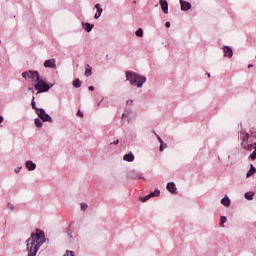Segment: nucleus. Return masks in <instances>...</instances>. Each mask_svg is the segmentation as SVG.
Returning a JSON list of instances; mask_svg holds the SVG:
<instances>
[{"label":"nucleus","mask_w":256,"mask_h":256,"mask_svg":"<svg viewBox=\"0 0 256 256\" xmlns=\"http://www.w3.org/2000/svg\"><path fill=\"white\" fill-rule=\"evenodd\" d=\"M45 243V232L36 230L32 233L30 238L27 240V252L28 256L37 255V251L41 249V246Z\"/></svg>","instance_id":"1"},{"label":"nucleus","mask_w":256,"mask_h":256,"mask_svg":"<svg viewBox=\"0 0 256 256\" xmlns=\"http://www.w3.org/2000/svg\"><path fill=\"white\" fill-rule=\"evenodd\" d=\"M22 77L24 79H30L32 83H34V89L38 91V93H47L51 86L45 82V80L41 79L39 76V72L37 71H27L22 73Z\"/></svg>","instance_id":"2"},{"label":"nucleus","mask_w":256,"mask_h":256,"mask_svg":"<svg viewBox=\"0 0 256 256\" xmlns=\"http://www.w3.org/2000/svg\"><path fill=\"white\" fill-rule=\"evenodd\" d=\"M126 79L127 81H130V83L134 86V87H143V83H145V81H147V78L135 73V72H126Z\"/></svg>","instance_id":"3"},{"label":"nucleus","mask_w":256,"mask_h":256,"mask_svg":"<svg viewBox=\"0 0 256 256\" xmlns=\"http://www.w3.org/2000/svg\"><path fill=\"white\" fill-rule=\"evenodd\" d=\"M240 141L243 149L246 151H251L253 149V144L249 143V133L247 132H240Z\"/></svg>","instance_id":"4"},{"label":"nucleus","mask_w":256,"mask_h":256,"mask_svg":"<svg viewBox=\"0 0 256 256\" xmlns=\"http://www.w3.org/2000/svg\"><path fill=\"white\" fill-rule=\"evenodd\" d=\"M36 114L38 115V117L42 120V121H47L48 123H53V119L51 118V116H49V114L45 113V110L43 109H36Z\"/></svg>","instance_id":"5"},{"label":"nucleus","mask_w":256,"mask_h":256,"mask_svg":"<svg viewBox=\"0 0 256 256\" xmlns=\"http://www.w3.org/2000/svg\"><path fill=\"white\" fill-rule=\"evenodd\" d=\"M44 67H46V69H57V64L55 59L46 60L44 62Z\"/></svg>","instance_id":"6"},{"label":"nucleus","mask_w":256,"mask_h":256,"mask_svg":"<svg viewBox=\"0 0 256 256\" xmlns=\"http://www.w3.org/2000/svg\"><path fill=\"white\" fill-rule=\"evenodd\" d=\"M160 6L163 13H169V4L167 3V0H160Z\"/></svg>","instance_id":"7"},{"label":"nucleus","mask_w":256,"mask_h":256,"mask_svg":"<svg viewBox=\"0 0 256 256\" xmlns=\"http://www.w3.org/2000/svg\"><path fill=\"white\" fill-rule=\"evenodd\" d=\"M166 188H167V191H169V193H172V194L177 193V186H175V183L173 182H169Z\"/></svg>","instance_id":"8"},{"label":"nucleus","mask_w":256,"mask_h":256,"mask_svg":"<svg viewBox=\"0 0 256 256\" xmlns=\"http://www.w3.org/2000/svg\"><path fill=\"white\" fill-rule=\"evenodd\" d=\"M25 165L28 171H35V169H37V164L33 163V161L31 160L26 161Z\"/></svg>","instance_id":"9"},{"label":"nucleus","mask_w":256,"mask_h":256,"mask_svg":"<svg viewBox=\"0 0 256 256\" xmlns=\"http://www.w3.org/2000/svg\"><path fill=\"white\" fill-rule=\"evenodd\" d=\"M180 5L182 11H189V9H191V3L187 1L180 0Z\"/></svg>","instance_id":"10"},{"label":"nucleus","mask_w":256,"mask_h":256,"mask_svg":"<svg viewBox=\"0 0 256 256\" xmlns=\"http://www.w3.org/2000/svg\"><path fill=\"white\" fill-rule=\"evenodd\" d=\"M95 9H97V12L94 15V19H99V17H101V13H103V8H101V4H96Z\"/></svg>","instance_id":"11"},{"label":"nucleus","mask_w":256,"mask_h":256,"mask_svg":"<svg viewBox=\"0 0 256 256\" xmlns=\"http://www.w3.org/2000/svg\"><path fill=\"white\" fill-rule=\"evenodd\" d=\"M95 9H97V12L94 15V19H99V17H101V13H103V8H101V4H96Z\"/></svg>","instance_id":"12"},{"label":"nucleus","mask_w":256,"mask_h":256,"mask_svg":"<svg viewBox=\"0 0 256 256\" xmlns=\"http://www.w3.org/2000/svg\"><path fill=\"white\" fill-rule=\"evenodd\" d=\"M223 51H224V56L225 57H233V50L230 47L225 46L223 48Z\"/></svg>","instance_id":"13"},{"label":"nucleus","mask_w":256,"mask_h":256,"mask_svg":"<svg viewBox=\"0 0 256 256\" xmlns=\"http://www.w3.org/2000/svg\"><path fill=\"white\" fill-rule=\"evenodd\" d=\"M124 161H128L129 163L135 161V155H133V153H128V154H125L124 157H123Z\"/></svg>","instance_id":"14"},{"label":"nucleus","mask_w":256,"mask_h":256,"mask_svg":"<svg viewBox=\"0 0 256 256\" xmlns=\"http://www.w3.org/2000/svg\"><path fill=\"white\" fill-rule=\"evenodd\" d=\"M128 177L130 179H143V175L141 173H135V172L129 173Z\"/></svg>","instance_id":"15"},{"label":"nucleus","mask_w":256,"mask_h":256,"mask_svg":"<svg viewBox=\"0 0 256 256\" xmlns=\"http://www.w3.org/2000/svg\"><path fill=\"white\" fill-rule=\"evenodd\" d=\"M159 143H160V151H163L164 149H167V144L163 143V139H161V137H159V135H156Z\"/></svg>","instance_id":"16"},{"label":"nucleus","mask_w":256,"mask_h":256,"mask_svg":"<svg viewBox=\"0 0 256 256\" xmlns=\"http://www.w3.org/2000/svg\"><path fill=\"white\" fill-rule=\"evenodd\" d=\"M222 205H224V207H229L231 205V200L228 197H224L221 200Z\"/></svg>","instance_id":"17"},{"label":"nucleus","mask_w":256,"mask_h":256,"mask_svg":"<svg viewBox=\"0 0 256 256\" xmlns=\"http://www.w3.org/2000/svg\"><path fill=\"white\" fill-rule=\"evenodd\" d=\"M83 28L85 29V31H87V33H89L92 31L93 25H91L89 23H83Z\"/></svg>","instance_id":"18"},{"label":"nucleus","mask_w":256,"mask_h":256,"mask_svg":"<svg viewBox=\"0 0 256 256\" xmlns=\"http://www.w3.org/2000/svg\"><path fill=\"white\" fill-rule=\"evenodd\" d=\"M253 195H255L253 192H246L244 197H245V199H247V201H252Z\"/></svg>","instance_id":"19"},{"label":"nucleus","mask_w":256,"mask_h":256,"mask_svg":"<svg viewBox=\"0 0 256 256\" xmlns=\"http://www.w3.org/2000/svg\"><path fill=\"white\" fill-rule=\"evenodd\" d=\"M255 171H256L255 167H253V165H251V168L247 172L246 177H248V178L251 177V175H253L255 173Z\"/></svg>","instance_id":"20"},{"label":"nucleus","mask_w":256,"mask_h":256,"mask_svg":"<svg viewBox=\"0 0 256 256\" xmlns=\"http://www.w3.org/2000/svg\"><path fill=\"white\" fill-rule=\"evenodd\" d=\"M91 71H92L91 66L87 65L86 66V71H85L86 77H91Z\"/></svg>","instance_id":"21"},{"label":"nucleus","mask_w":256,"mask_h":256,"mask_svg":"<svg viewBox=\"0 0 256 256\" xmlns=\"http://www.w3.org/2000/svg\"><path fill=\"white\" fill-rule=\"evenodd\" d=\"M225 223H227V217L221 216L220 218V226L225 227Z\"/></svg>","instance_id":"22"},{"label":"nucleus","mask_w":256,"mask_h":256,"mask_svg":"<svg viewBox=\"0 0 256 256\" xmlns=\"http://www.w3.org/2000/svg\"><path fill=\"white\" fill-rule=\"evenodd\" d=\"M159 195H161V191H159L158 189L150 193V197H159Z\"/></svg>","instance_id":"23"},{"label":"nucleus","mask_w":256,"mask_h":256,"mask_svg":"<svg viewBox=\"0 0 256 256\" xmlns=\"http://www.w3.org/2000/svg\"><path fill=\"white\" fill-rule=\"evenodd\" d=\"M35 125L36 127H43V122L41 121V119L37 118L35 119Z\"/></svg>","instance_id":"24"},{"label":"nucleus","mask_w":256,"mask_h":256,"mask_svg":"<svg viewBox=\"0 0 256 256\" xmlns=\"http://www.w3.org/2000/svg\"><path fill=\"white\" fill-rule=\"evenodd\" d=\"M73 86L78 89V87H81V81H79V79L74 80Z\"/></svg>","instance_id":"25"},{"label":"nucleus","mask_w":256,"mask_h":256,"mask_svg":"<svg viewBox=\"0 0 256 256\" xmlns=\"http://www.w3.org/2000/svg\"><path fill=\"white\" fill-rule=\"evenodd\" d=\"M149 199H151V194L140 198V201H142V203H145V201H149Z\"/></svg>","instance_id":"26"},{"label":"nucleus","mask_w":256,"mask_h":256,"mask_svg":"<svg viewBox=\"0 0 256 256\" xmlns=\"http://www.w3.org/2000/svg\"><path fill=\"white\" fill-rule=\"evenodd\" d=\"M136 37H143V29L139 28V29L136 31Z\"/></svg>","instance_id":"27"},{"label":"nucleus","mask_w":256,"mask_h":256,"mask_svg":"<svg viewBox=\"0 0 256 256\" xmlns=\"http://www.w3.org/2000/svg\"><path fill=\"white\" fill-rule=\"evenodd\" d=\"M32 109H34L36 112H37V109H40V108H37V106L35 105V97L32 98Z\"/></svg>","instance_id":"28"},{"label":"nucleus","mask_w":256,"mask_h":256,"mask_svg":"<svg viewBox=\"0 0 256 256\" xmlns=\"http://www.w3.org/2000/svg\"><path fill=\"white\" fill-rule=\"evenodd\" d=\"M249 159H252L253 161H255V159H256V151L255 150L252 154H250Z\"/></svg>","instance_id":"29"},{"label":"nucleus","mask_w":256,"mask_h":256,"mask_svg":"<svg viewBox=\"0 0 256 256\" xmlns=\"http://www.w3.org/2000/svg\"><path fill=\"white\" fill-rule=\"evenodd\" d=\"M87 207H88L87 204L82 203V204H81V211H87Z\"/></svg>","instance_id":"30"},{"label":"nucleus","mask_w":256,"mask_h":256,"mask_svg":"<svg viewBox=\"0 0 256 256\" xmlns=\"http://www.w3.org/2000/svg\"><path fill=\"white\" fill-rule=\"evenodd\" d=\"M63 256H73V251H66Z\"/></svg>","instance_id":"31"},{"label":"nucleus","mask_w":256,"mask_h":256,"mask_svg":"<svg viewBox=\"0 0 256 256\" xmlns=\"http://www.w3.org/2000/svg\"><path fill=\"white\" fill-rule=\"evenodd\" d=\"M77 117H83V112H81V110H78V112L76 113Z\"/></svg>","instance_id":"32"},{"label":"nucleus","mask_w":256,"mask_h":256,"mask_svg":"<svg viewBox=\"0 0 256 256\" xmlns=\"http://www.w3.org/2000/svg\"><path fill=\"white\" fill-rule=\"evenodd\" d=\"M14 171L15 173H19L21 171V167L16 168Z\"/></svg>","instance_id":"33"},{"label":"nucleus","mask_w":256,"mask_h":256,"mask_svg":"<svg viewBox=\"0 0 256 256\" xmlns=\"http://www.w3.org/2000/svg\"><path fill=\"white\" fill-rule=\"evenodd\" d=\"M165 25L167 28H169V27H171V22H166Z\"/></svg>","instance_id":"34"},{"label":"nucleus","mask_w":256,"mask_h":256,"mask_svg":"<svg viewBox=\"0 0 256 256\" xmlns=\"http://www.w3.org/2000/svg\"><path fill=\"white\" fill-rule=\"evenodd\" d=\"M127 105H133V100H128Z\"/></svg>","instance_id":"35"},{"label":"nucleus","mask_w":256,"mask_h":256,"mask_svg":"<svg viewBox=\"0 0 256 256\" xmlns=\"http://www.w3.org/2000/svg\"><path fill=\"white\" fill-rule=\"evenodd\" d=\"M8 209H12L13 210V204L8 203Z\"/></svg>","instance_id":"36"},{"label":"nucleus","mask_w":256,"mask_h":256,"mask_svg":"<svg viewBox=\"0 0 256 256\" xmlns=\"http://www.w3.org/2000/svg\"><path fill=\"white\" fill-rule=\"evenodd\" d=\"M89 91H94L95 90V88L93 87V86H89Z\"/></svg>","instance_id":"37"},{"label":"nucleus","mask_w":256,"mask_h":256,"mask_svg":"<svg viewBox=\"0 0 256 256\" xmlns=\"http://www.w3.org/2000/svg\"><path fill=\"white\" fill-rule=\"evenodd\" d=\"M114 145H119V140H116V141L114 142Z\"/></svg>","instance_id":"38"},{"label":"nucleus","mask_w":256,"mask_h":256,"mask_svg":"<svg viewBox=\"0 0 256 256\" xmlns=\"http://www.w3.org/2000/svg\"><path fill=\"white\" fill-rule=\"evenodd\" d=\"M0 123H3V116H0Z\"/></svg>","instance_id":"39"},{"label":"nucleus","mask_w":256,"mask_h":256,"mask_svg":"<svg viewBox=\"0 0 256 256\" xmlns=\"http://www.w3.org/2000/svg\"><path fill=\"white\" fill-rule=\"evenodd\" d=\"M122 119H125V114L122 115Z\"/></svg>","instance_id":"40"},{"label":"nucleus","mask_w":256,"mask_h":256,"mask_svg":"<svg viewBox=\"0 0 256 256\" xmlns=\"http://www.w3.org/2000/svg\"><path fill=\"white\" fill-rule=\"evenodd\" d=\"M248 67H253V65H249Z\"/></svg>","instance_id":"41"},{"label":"nucleus","mask_w":256,"mask_h":256,"mask_svg":"<svg viewBox=\"0 0 256 256\" xmlns=\"http://www.w3.org/2000/svg\"><path fill=\"white\" fill-rule=\"evenodd\" d=\"M208 77H211V74H208Z\"/></svg>","instance_id":"42"}]
</instances>
